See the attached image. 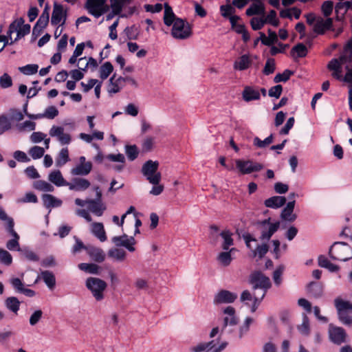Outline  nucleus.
<instances>
[{
  "label": "nucleus",
  "instance_id": "25",
  "mask_svg": "<svg viewBox=\"0 0 352 352\" xmlns=\"http://www.w3.org/2000/svg\"><path fill=\"white\" fill-rule=\"evenodd\" d=\"M91 232L101 242L107 240L106 232L102 223H92L91 224Z\"/></svg>",
  "mask_w": 352,
  "mask_h": 352
},
{
  "label": "nucleus",
  "instance_id": "29",
  "mask_svg": "<svg viewBox=\"0 0 352 352\" xmlns=\"http://www.w3.org/2000/svg\"><path fill=\"white\" fill-rule=\"evenodd\" d=\"M347 58H349L347 55L342 54L338 59H332L328 64V69L333 72L340 69L344 64L351 63L347 60Z\"/></svg>",
  "mask_w": 352,
  "mask_h": 352
},
{
  "label": "nucleus",
  "instance_id": "4",
  "mask_svg": "<svg viewBox=\"0 0 352 352\" xmlns=\"http://www.w3.org/2000/svg\"><path fill=\"white\" fill-rule=\"evenodd\" d=\"M334 305L341 322L346 326H351L352 314L348 313L346 310L352 309V303L349 301L343 300L340 298H336L334 300Z\"/></svg>",
  "mask_w": 352,
  "mask_h": 352
},
{
  "label": "nucleus",
  "instance_id": "34",
  "mask_svg": "<svg viewBox=\"0 0 352 352\" xmlns=\"http://www.w3.org/2000/svg\"><path fill=\"white\" fill-rule=\"evenodd\" d=\"M43 204L45 208L59 207L62 205V201L50 194H45L42 197Z\"/></svg>",
  "mask_w": 352,
  "mask_h": 352
},
{
  "label": "nucleus",
  "instance_id": "63",
  "mask_svg": "<svg viewBox=\"0 0 352 352\" xmlns=\"http://www.w3.org/2000/svg\"><path fill=\"white\" fill-rule=\"evenodd\" d=\"M250 24L254 30H261L265 24L264 16L261 18L253 17L250 21Z\"/></svg>",
  "mask_w": 352,
  "mask_h": 352
},
{
  "label": "nucleus",
  "instance_id": "1",
  "mask_svg": "<svg viewBox=\"0 0 352 352\" xmlns=\"http://www.w3.org/2000/svg\"><path fill=\"white\" fill-rule=\"evenodd\" d=\"M250 283L252 285L253 289H261V293L257 295L254 293V303L251 305V311H256L258 305L265 297L267 290L271 287L270 280L260 272H255L250 275Z\"/></svg>",
  "mask_w": 352,
  "mask_h": 352
},
{
  "label": "nucleus",
  "instance_id": "64",
  "mask_svg": "<svg viewBox=\"0 0 352 352\" xmlns=\"http://www.w3.org/2000/svg\"><path fill=\"white\" fill-rule=\"evenodd\" d=\"M11 126V122L7 117L3 116L0 117V135L9 130Z\"/></svg>",
  "mask_w": 352,
  "mask_h": 352
},
{
  "label": "nucleus",
  "instance_id": "59",
  "mask_svg": "<svg viewBox=\"0 0 352 352\" xmlns=\"http://www.w3.org/2000/svg\"><path fill=\"white\" fill-rule=\"evenodd\" d=\"M275 69L276 65L274 59L268 58L265 63L263 72L265 75L268 76L271 74H273L275 71Z\"/></svg>",
  "mask_w": 352,
  "mask_h": 352
},
{
  "label": "nucleus",
  "instance_id": "18",
  "mask_svg": "<svg viewBox=\"0 0 352 352\" xmlns=\"http://www.w3.org/2000/svg\"><path fill=\"white\" fill-rule=\"evenodd\" d=\"M333 20L331 18L326 19L318 17L314 25V32L318 34H323L326 30L331 28Z\"/></svg>",
  "mask_w": 352,
  "mask_h": 352
},
{
  "label": "nucleus",
  "instance_id": "56",
  "mask_svg": "<svg viewBox=\"0 0 352 352\" xmlns=\"http://www.w3.org/2000/svg\"><path fill=\"white\" fill-rule=\"evenodd\" d=\"M254 322L253 318L250 317H247L242 325L239 327V338H242L244 335H245L249 329L250 326Z\"/></svg>",
  "mask_w": 352,
  "mask_h": 352
},
{
  "label": "nucleus",
  "instance_id": "33",
  "mask_svg": "<svg viewBox=\"0 0 352 352\" xmlns=\"http://www.w3.org/2000/svg\"><path fill=\"white\" fill-rule=\"evenodd\" d=\"M178 18L174 14L172 8L168 4H164V23L167 26H170L174 24Z\"/></svg>",
  "mask_w": 352,
  "mask_h": 352
},
{
  "label": "nucleus",
  "instance_id": "15",
  "mask_svg": "<svg viewBox=\"0 0 352 352\" xmlns=\"http://www.w3.org/2000/svg\"><path fill=\"white\" fill-rule=\"evenodd\" d=\"M329 338L331 342L336 344H341L346 341V334L344 329L341 327L329 326Z\"/></svg>",
  "mask_w": 352,
  "mask_h": 352
},
{
  "label": "nucleus",
  "instance_id": "43",
  "mask_svg": "<svg viewBox=\"0 0 352 352\" xmlns=\"http://www.w3.org/2000/svg\"><path fill=\"white\" fill-rule=\"evenodd\" d=\"M69 161V151L67 147L63 148L56 158V166L60 167Z\"/></svg>",
  "mask_w": 352,
  "mask_h": 352
},
{
  "label": "nucleus",
  "instance_id": "51",
  "mask_svg": "<svg viewBox=\"0 0 352 352\" xmlns=\"http://www.w3.org/2000/svg\"><path fill=\"white\" fill-rule=\"evenodd\" d=\"M0 263L9 266L12 263V256L7 250L0 248Z\"/></svg>",
  "mask_w": 352,
  "mask_h": 352
},
{
  "label": "nucleus",
  "instance_id": "58",
  "mask_svg": "<svg viewBox=\"0 0 352 352\" xmlns=\"http://www.w3.org/2000/svg\"><path fill=\"white\" fill-rule=\"evenodd\" d=\"M292 74L293 72L292 71L285 69L283 73L277 74L274 78V81L276 83L280 82H286L289 79Z\"/></svg>",
  "mask_w": 352,
  "mask_h": 352
},
{
  "label": "nucleus",
  "instance_id": "32",
  "mask_svg": "<svg viewBox=\"0 0 352 352\" xmlns=\"http://www.w3.org/2000/svg\"><path fill=\"white\" fill-rule=\"evenodd\" d=\"M265 10L264 5L262 2L253 3L247 10L246 14L248 16L261 15L265 16Z\"/></svg>",
  "mask_w": 352,
  "mask_h": 352
},
{
  "label": "nucleus",
  "instance_id": "46",
  "mask_svg": "<svg viewBox=\"0 0 352 352\" xmlns=\"http://www.w3.org/2000/svg\"><path fill=\"white\" fill-rule=\"evenodd\" d=\"M108 255L118 261H122L125 259L126 254L122 249L113 248L109 250Z\"/></svg>",
  "mask_w": 352,
  "mask_h": 352
},
{
  "label": "nucleus",
  "instance_id": "40",
  "mask_svg": "<svg viewBox=\"0 0 352 352\" xmlns=\"http://www.w3.org/2000/svg\"><path fill=\"white\" fill-rule=\"evenodd\" d=\"M20 304L21 302L17 298L14 296L8 297L5 300V306L6 308L16 314L19 310Z\"/></svg>",
  "mask_w": 352,
  "mask_h": 352
},
{
  "label": "nucleus",
  "instance_id": "6",
  "mask_svg": "<svg viewBox=\"0 0 352 352\" xmlns=\"http://www.w3.org/2000/svg\"><path fill=\"white\" fill-rule=\"evenodd\" d=\"M85 8L96 18L100 17L109 10L107 0H87Z\"/></svg>",
  "mask_w": 352,
  "mask_h": 352
},
{
  "label": "nucleus",
  "instance_id": "17",
  "mask_svg": "<svg viewBox=\"0 0 352 352\" xmlns=\"http://www.w3.org/2000/svg\"><path fill=\"white\" fill-rule=\"evenodd\" d=\"M125 85V80L123 77L116 78V74H113L109 80L107 86V91L109 94L118 93Z\"/></svg>",
  "mask_w": 352,
  "mask_h": 352
},
{
  "label": "nucleus",
  "instance_id": "44",
  "mask_svg": "<svg viewBox=\"0 0 352 352\" xmlns=\"http://www.w3.org/2000/svg\"><path fill=\"white\" fill-rule=\"evenodd\" d=\"M113 67L110 62H105L102 65L99 69L100 78L102 80L107 79L109 76L112 73Z\"/></svg>",
  "mask_w": 352,
  "mask_h": 352
},
{
  "label": "nucleus",
  "instance_id": "57",
  "mask_svg": "<svg viewBox=\"0 0 352 352\" xmlns=\"http://www.w3.org/2000/svg\"><path fill=\"white\" fill-rule=\"evenodd\" d=\"M292 53H296L298 57H305L307 54V49L302 43H298L292 49Z\"/></svg>",
  "mask_w": 352,
  "mask_h": 352
},
{
  "label": "nucleus",
  "instance_id": "9",
  "mask_svg": "<svg viewBox=\"0 0 352 352\" xmlns=\"http://www.w3.org/2000/svg\"><path fill=\"white\" fill-rule=\"evenodd\" d=\"M258 225L261 227V239L268 241L278 230L280 226V222L276 221L274 223H271V218H268L259 221Z\"/></svg>",
  "mask_w": 352,
  "mask_h": 352
},
{
  "label": "nucleus",
  "instance_id": "47",
  "mask_svg": "<svg viewBox=\"0 0 352 352\" xmlns=\"http://www.w3.org/2000/svg\"><path fill=\"white\" fill-rule=\"evenodd\" d=\"M34 187L36 190L44 192H53L54 190V186L51 184L43 180H38L35 182Z\"/></svg>",
  "mask_w": 352,
  "mask_h": 352
},
{
  "label": "nucleus",
  "instance_id": "20",
  "mask_svg": "<svg viewBox=\"0 0 352 352\" xmlns=\"http://www.w3.org/2000/svg\"><path fill=\"white\" fill-rule=\"evenodd\" d=\"M236 252L235 248H232L228 250H224L219 253L217 256V261L219 265L223 267H228L233 260L232 254Z\"/></svg>",
  "mask_w": 352,
  "mask_h": 352
},
{
  "label": "nucleus",
  "instance_id": "11",
  "mask_svg": "<svg viewBox=\"0 0 352 352\" xmlns=\"http://www.w3.org/2000/svg\"><path fill=\"white\" fill-rule=\"evenodd\" d=\"M237 294L226 289L219 291L214 296V305L230 304L234 302L237 298Z\"/></svg>",
  "mask_w": 352,
  "mask_h": 352
},
{
  "label": "nucleus",
  "instance_id": "3",
  "mask_svg": "<svg viewBox=\"0 0 352 352\" xmlns=\"http://www.w3.org/2000/svg\"><path fill=\"white\" fill-rule=\"evenodd\" d=\"M159 163L157 161L148 160L142 167V173L153 185L160 184L162 175L157 171Z\"/></svg>",
  "mask_w": 352,
  "mask_h": 352
},
{
  "label": "nucleus",
  "instance_id": "60",
  "mask_svg": "<svg viewBox=\"0 0 352 352\" xmlns=\"http://www.w3.org/2000/svg\"><path fill=\"white\" fill-rule=\"evenodd\" d=\"M17 129L19 131H34L36 128V123L30 120H26L23 123L17 124Z\"/></svg>",
  "mask_w": 352,
  "mask_h": 352
},
{
  "label": "nucleus",
  "instance_id": "10",
  "mask_svg": "<svg viewBox=\"0 0 352 352\" xmlns=\"http://www.w3.org/2000/svg\"><path fill=\"white\" fill-rule=\"evenodd\" d=\"M49 135L52 138H56L61 145H68L72 142V135L65 132V129L62 126L53 125L49 131Z\"/></svg>",
  "mask_w": 352,
  "mask_h": 352
},
{
  "label": "nucleus",
  "instance_id": "26",
  "mask_svg": "<svg viewBox=\"0 0 352 352\" xmlns=\"http://www.w3.org/2000/svg\"><path fill=\"white\" fill-rule=\"evenodd\" d=\"M58 114V109L54 107L50 106L48 107L43 113H38L36 115H28V118L32 120H37L43 118H46L48 119H54Z\"/></svg>",
  "mask_w": 352,
  "mask_h": 352
},
{
  "label": "nucleus",
  "instance_id": "50",
  "mask_svg": "<svg viewBox=\"0 0 352 352\" xmlns=\"http://www.w3.org/2000/svg\"><path fill=\"white\" fill-rule=\"evenodd\" d=\"M273 135L271 134L264 140H261L258 137H255L253 140V144L258 148H265L273 142Z\"/></svg>",
  "mask_w": 352,
  "mask_h": 352
},
{
  "label": "nucleus",
  "instance_id": "35",
  "mask_svg": "<svg viewBox=\"0 0 352 352\" xmlns=\"http://www.w3.org/2000/svg\"><path fill=\"white\" fill-rule=\"evenodd\" d=\"M252 63L250 57L247 54H244L239 58L234 63V69L236 70L243 71L248 69Z\"/></svg>",
  "mask_w": 352,
  "mask_h": 352
},
{
  "label": "nucleus",
  "instance_id": "14",
  "mask_svg": "<svg viewBox=\"0 0 352 352\" xmlns=\"http://www.w3.org/2000/svg\"><path fill=\"white\" fill-rule=\"evenodd\" d=\"M225 315L223 318V324L222 331L225 330L228 326H235L239 322V318L236 316V311L233 307L228 306L223 310Z\"/></svg>",
  "mask_w": 352,
  "mask_h": 352
},
{
  "label": "nucleus",
  "instance_id": "48",
  "mask_svg": "<svg viewBox=\"0 0 352 352\" xmlns=\"http://www.w3.org/2000/svg\"><path fill=\"white\" fill-rule=\"evenodd\" d=\"M28 153L33 160H38L44 155L45 148L38 146H34L30 148Z\"/></svg>",
  "mask_w": 352,
  "mask_h": 352
},
{
  "label": "nucleus",
  "instance_id": "31",
  "mask_svg": "<svg viewBox=\"0 0 352 352\" xmlns=\"http://www.w3.org/2000/svg\"><path fill=\"white\" fill-rule=\"evenodd\" d=\"M219 236L223 239V242L221 243V248L223 250H230V247L233 245L234 244V241L232 237V233L228 230H224L219 233Z\"/></svg>",
  "mask_w": 352,
  "mask_h": 352
},
{
  "label": "nucleus",
  "instance_id": "54",
  "mask_svg": "<svg viewBox=\"0 0 352 352\" xmlns=\"http://www.w3.org/2000/svg\"><path fill=\"white\" fill-rule=\"evenodd\" d=\"M300 333L304 336L309 334V321L307 315L304 314L302 316V322L298 327Z\"/></svg>",
  "mask_w": 352,
  "mask_h": 352
},
{
  "label": "nucleus",
  "instance_id": "38",
  "mask_svg": "<svg viewBox=\"0 0 352 352\" xmlns=\"http://www.w3.org/2000/svg\"><path fill=\"white\" fill-rule=\"evenodd\" d=\"M260 39L262 43L265 45L270 46L272 43H275L278 40L277 34L275 32L272 30H268V36H266L265 34L263 32H260Z\"/></svg>",
  "mask_w": 352,
  "mask_h": 352
},
{
  "label": "nucleus",
  "instance_id": "8",
  "mask_svg": "<svg viewBox=\"0 0 352 352\" xmlns=\"http://www.w3.org/2000/svg\"><path fill=\"white\" fill-rule=\"evenodd\" d=\"M235 164L239 173L243 175L258 172L263 168L262 164L250 160H236Z\"/></svg>",
  "mask_w": 352,
  "mask_h": 352
},
{
  "label": "nucleus",
  "instance_id": "27",
  "mask_svg": "<svg viewBox=\"0 0 352 352\" xmlns=\"http://www.w3.org/2000/svg\"><path fill=\"white\" fill-rule=\"evenodd\" d=\"M307 289L311 296L318 298L323 295L324 287L320 283L311 282L307 286Z\"/></svg>",
  "mask_w": 352,
  "mask_h": 352
},
{
  "label": "nucleus",
  "instance_id": "62",
  "mask_svg": "<svg viewBox=\"0 0 352 352\" xmlns=\"http://www.w3.org/2000/svg\"><path fill=\"white\" fill-rule=\"evenodd\" d=\"M265 23H270L274 27H277L279 24L278 21L276 19V12L275 10H272L264 18Z\"/></svg>",
  "mask_w": 352,
  "mask_h": 352
},
{
  "label": "nucleus",
  "instance_id": "21",
  "mask_svg": "<svg viewBox=\"0 0 352 352\" xmlns=\"http://www.w3.org/2000/svg\"><path fill=\"white\" fill-rule=\"evenodd\" d=\"M66 186L71 190L84 191L90 186V182L84 178H75L72 182H67Z\"/></svg>",
  "mask_w": 352,
  "mask_h": 352
},
{
  "label": "nucleus",
  "instance_id": "5",
  "mask_svg": "<svg viewBox=\"0 0 352 352\" xmlns=\"http://www.w3.org/2000/svg\"><path fill=\"white\" fill-rule=\"evenodd\" d=\"M192 34L191 28L188 22L182 19H177L173 25L171 35L176 39H186Z\"/></svg>",
  "mask_w": 352,
  "mask_h": 352
},
{
  "label": "nucleus",
  "instance_id": "23",
  "mask_svg": "<svg viewBox=\"0 0 352 352\" xmlns=\"http://www.w3.org/2000/svg\"><path fill=\"white\" fill-rule=\"evenodd\" d=\"M243 99L245 102H250L252 100H258L260 99L261 94L258 89L253 87L247 86L244 88L242 93Z\"/></svg>",
  "mask_w": 352,
  "mask_h": 352
},
{
  "label": "nucleus",
  "instance_id": "53",
  "mask_svg": "<svg viewBox=\"0 0 352 352\" xmlns=\"http://www.w3.org/2000/svg\"><path fill=\"white\" fill-rule=\"evenodd\" d=\"M38 65L36 64H29L19 68V71L25 75H32L38 72Z\"/></svg>",
  "mask_w": 352,
  "mask_h": 352
},
{
  "label": "nucleus",
  "instance_id": "37",
  "mask_svg": "<svg viewBox=\"0 0 352 352\" xmlns=\"http://www.w3.org/2000/svg\"><path fill=\"white\" fill-rule=\"evenodd\" d=\"M17 22L19 23L18 34H16V36L14 39V41H12L10 42V44H13L14 43L17 41L19 39H20L22 37L25 36V35L28 34L30 32V28H31L30 25L23 24V20L22 19H20L19 20H18Z\"/></svg>",
  "mask_w": 352,
  "mask_h": 352
},
{
  "label": "nucleus",
  "instance_id": "42",
  "mask_svg": "<svg viewBox=\"0 0 352 352\" xmlns=\"http://www.w3.org/2000/svg\"><path fill=\"white\" fill-rule=\"evenodd\" d=\"M78 268L80 270L91 274L98 275L100 274V267L98 265L94 263H82L78 265Z\"/></svg>",
  "mask_w": 352,
  "mask_h": 352
},
{
  "label": "nucleus",
  "instance_id": "2",
  "mask_svg": "<svg viewBox=\"0 0 352 352\" xmlns=\"http://www.w3.org/2000/svg\"><path fill=\"white\" fill-rule=\"evenodd\" d=\"M85 286L97 301L104 298V292L107 287V283L97 277H89L86 279Z\"/></svg>",
  "mask_w": 352,
  "mask_h": 352
},
{
  "label": "nucleus",
  "instance_id": "12",
  "mask_svg": "<svg viewBox=\"0 0 352 352\" xmlns=\"http://www.w3.org/2000/svg\"><path fill=\"white\" fill-rule=\"evenodd\" d=\"M112 242L118 247H124L129 252H134V245L136 241L133 236H129L124 234L122 236H113L111 239Z\"/></svg>",
  "mask_w": 352,
  "mask_h": 352
},
{
  "label": "nucleus",
  "instance_id": "24",
  "mask_svg": "<svg viewBox=\"0 0 352 352\" xmlns=\"http://www.w3.org/2000/svg\"><path fill=\"white\" fill-rule=\"evenodd\" d=\"M88 208L92 213L100 217L106 210V206L101 200L89 199Z\"/></svg>",
  "mask_w": 352,
  "mask_h": 352
},
{
  "label": "nucleus",
  "instance_id": "41",
  "mask_svg": "<svg viewBox=\"0 0 352 352\" xmlns=\"http://www.w3.org/2000/svg\"><path fill=\"white\" fill-rule=\"evenodd\" d=\"M318 265L320 267L326 268L331 272L339 270V267L330 262V261L323 255L318 257Z\"/></svg>",
  "mask_w": 352,
  "mask_h": 352
},
{
  "label": "nucleus",
  "instance_id": "16",
  "mask_svg": "<svg viewBox=\"0 0 352 352\" xmlns=\"http://www.w3.org/2000/svg\"><path fill=\"white\" fill-rule=\"evenodd\" d=\"M14 222L10 221L9 228L6 230L13 238L6 243V248L10 251L16 250L21 252V249L20 248L19 242L20 237L19 235L14 230Z\"/></svg>",
  "mask_w": 352,
  "mask_h": 352
},
{
  "label": "nucleus",
  "instance_id": "13",
  "mask_svg": "<svg viewBox=\"0 0 352 352\" xmlns=\"http://www.w3.org/2000/svg\"><path fill=\"white\" fill-rule=\"evenodd\" d=\"M67 18V12L60 4L54 3L52 14L51 23L54 25L65 24Z\"/></svg>",
  "mask_w": 352,
  "mask_h": 352
},
{
  "label": "nucleus",
  "instance_id": "19",
  "mask_svg": "<svg viewBox=\"0 0 352 352\" xmlns=\"http://www.w3.org/2000/svg\"><path fill=\"white\" fill-rule=\"evenodd\" d=\"M295 204V200L290 201L287 204L280 213L281 219L288 222H294L297 219V215L294 213Z\"/></svg>",
  "mask_w": 352,
  "mask_h": 352
},
{
  "label": "nucleus",
  "instance_id": "55",
  "mask_svg": "<svg viewBox=\"0 0 352 352\" xmlns=\"http://www.w3.org/2000/svg\"><path fill=\"white\" fill-rule=\"evenodd\" d=\"M43 312L41 309L34 311L30 315L29 322L31 326H35L43 318Z\"/></svg>",
  "mask_w": 352,
  "mask_h": 352
},
{
  "label": "nucleus",
  "instance_id": "52",
  "mask_svg": "<svg viewBox=\"0 0 352 352\" xmlns=\"http://www.w3.org/2000/svg\"><path fill=\"white\" fill-rule=\"evenodd\" d=\"M125 153L129 160L133 161L138 155V150L135 145H126Z\"/></svg>",
  "mask_w": 352,
  "mask_h": 352
},
{
  "label": "nucleus",
  "instance_id": "28",
  "mask_svg": "<svg viewBox=\"0 0 352 352\" xmlns=\"http://www.w3.org/2000/svg\"><path fill=\"white\" fill-rule=\"evenodd\" d=\"M92 169V163L87 162L85 164H78L71 170V173L73 175H87Z\"/></svg>",
  "mask_w": 352,
  "mask_h": 352
},
{
  "label": "nucleus",
  "instance_id": "45",
  "mask_svg": "<svg viewBox=\"0 0 352 352\" xmlns=\"http://www.w3.org/2000/svg\"><path fill=\"white\" fill-rule=\"evenodd\" d=\"M50 17V7L46 5L41 15L36 22V27H44L45 28L49 22Z\"/></svg>",
  "mask_w": 352,
  "mask_h": 352
},
{
  "label": "nucleus",
  "instance_id": "7",
  "mask_svg": "<svg viewBox=\"0 0 352 352\" xmlns=\"http://www.w3.org/2000/svg\"><path fill=\"white\" fill-rule=\"evenodd\" d=\"M228 343L222 342L218 345V341L213 340L208 342H201L195 346H191L190 350L192 352H221L223 351Z\"/></svg>",
  "mask_w": 352,
  "mask_h": 352
},
{
  "label": "nucleus",
  "instance_id": "36",
  "mask_svg": "<svg viewBox=\"0 0 352 352\" xmlns=\"http://www.w3.org/2000/svg\"><path fill=\"white\" fill-rule=\"evenodd\" d=\"M48 179L56 186H66L65 181L60 170H54L49 174Z\"/></svg>",
  "mask_w": 352,
  "mask_h": 352
},
{
  "label": "nucleus",
  "instance_id": "61",
  "mask_svg": "<svg viewBox=\"0 0 352 352\" xmlns=\"http://www.w3.org/2000/svg\"><path fill=\"white\" fill-rule=\"evenodd\" d=\"M220 11L221 15L228 18L232 16L235 12V9L230 4L228 3L226 5H222L220 6Z\"/></svg>",
  "mask_w": 352,
  "mask_h": 352
},
{
  "label": "nucleus",
  "instance_id": "39",
  "mask_svg": "<svg viewBox=\"0 0 352 352\" xmlns=\"http://www.w3.org/2000/svg\"><path fill=\"white\" fill-rule=\"evenodd\" d=\"M41 278L50 289H53L56 285L54 274L50 271H43L41 274Z\"/></svg>",
  "mask_w": 352,
  "mask_h": 352
},
{
  "label": "nucleus",
  "instance_id": "22",
  "mask_svg": "<svg viewBox=\"0 0 352 352\" xmlns=\"http://www.w3.org/2000/svg\"><path fill=\"white\" fill-rule=\"evenodd\" d=\"M86 252L90 258L98 263H102L105 259V254L104 251L94 246H88L86 248Z\"/></svg>",
  "mask_w": 352,
  "mask_h": 352
},
{
  "label": "nucleus",
  "instance_id": "30",
  "mask_svg": "<svg viewBox=\"0 0 352 352\" xmlns=\"http://www.w3.org/2000/svg\"><path fill=\"white\" fill-rule=\"evenodd\" d=\"M286 202V198L282 196H274L265 201V206L271 208H278Z\"/></svg>",
  "mask_w": 352,
  "mask_h": 352
},
{
  "label": "nucleus",
  "instance_id": "49",
  "mask_svg": "<svg viewBox=\"0 0 352 352\" xmlns=\"http://www.w3.org/2000/svg\"><path fill=\"white\" fill-rule=\"evenodd\" d=\"M85 61L84 67H79V69L85 71L88 67H90L93 69H95L98 67V63L96 60L92 57L87 59L86 57H82L78 59V63Z\"/></svg>",
  "mask_w": 352,
  "mask_h": 352
}]
</instances>
